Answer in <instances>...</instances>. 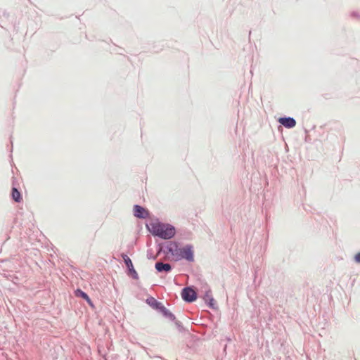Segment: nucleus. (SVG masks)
Wrapping results in <instances>:
<instances>
[{
	"mask_svg": "<svg viewBox=\"0 0 360 360\" xmlns=\"http://www.w3.org/2000/svg\"><path fill=\"white\" fill-rule=\"evenodd\" d=\"M211 293V291L209 290L207 292H206V297H209L210 296V294Z\"/></svg>",
	"mask_w": 360,
	"mask_h": 360,
	"instance_id": "9b49d317",
	"label": "nucleus"
},
{
	"mask_svg": "<svg viewBox=\"0 0 360 360\" xmlns=\"http://www.w3.org/2000/svg\"><path fill=\"white\" fill-rule=\"evenodd\" d=\"M213 301H214V299H213V298H211V299H210V304H211V305H212V302Z\"/></svg>",
	"mask_w": 360,
	"mask_h": 360,
	"instance_id": "f8f14e48",
	"label": "nucleus"
},
{
	"mask_svg": "<svg viewBox=\"0 0 360 360\" xmlns=\"http://www.w3.org/2000/svg\"><path fill=\"white\" fill-rule=\"evenodd\" d=\"M155 269H157V271H169L172 269V266L169 264H164V263H162V262H157L155 264Z\"/></svg>",
	"mask_w": 360,
	"mask_h": 360,
	"instance_id": "0eeeda50",
	"label": "nucleus"
},
{
	"mask_svg": "<svg viewBox=\"0 0 360 360\" xmlns=\"http://www.w3.org/2000/svg\"><path fill=\"white\" fill-rule=\"evenodd\" d=\"M122 257H123L124 263L127 265V266L128 267L129 270L130 271H133L134 274H136L134 269L133 264H132V262L130 259V258L127 255H123Z\"/></svg>",
	"mask_w": 360,
	"mask_h": 360,
	"instance_id": "1a4fd4ad",
	"label": "nucleus"
},
{
	"mask_svg": "<svg viewBox=\"0 0 360 360\" xmlns=\"http://www.w3.org/2000/svg\"><path fill=\"white\" fill-rule=\"evenodd\" d=\"M355 261L360 262V252L355 255Z\"/></svg>",
	"mask_w": 360,
	"mask_h": 360,
	"instance_id": "9d476101",
	"label": "nucleus"
},
{
	"mask_svg": "<svg viewBox=\"0 0 360 360\" xmlns=\"http://www.w3.org/2000/svg\"><path fill=\"white\" fill-rule=\"evenodd\" d=\"M11 195H12L13 199L15 202H20L22 200V195H21L20 191L17 188H12Z\"/></svg>",
	"mask_w": 360,
	"mask_h": 360,
	"instance_id": "6e6552de",
	"label": "nucleus"
},
{
	"mask_svg": "<svg viewBox=\"0 0 360 360\" xmlns=\"http://www.w3.org/2000/svg\"><path fill=\"white\" fill-rule=\"evenodd\" d=\"M168 250L176 260L185 259L189 262H193L194 259L193 250L191 245L179 247L176 243H173L170 245Z\"/></svg>",
	"mask_w": 360,
	"mask_h": 360,
	"instance_id": "f257e3e1",
	"label": "nucleus"
},
{
	"mask_svg": "<svg viewBox=\"0 0 360 360\" xmlns=\"http://www.w3.org/2000/svg\"><path fill=\"white\" fill-rule=\"evenodd\" d=\"M278 122L287 128H292L296 124L295 120L291 117H281L278 120Z\"/></svg>",
	"mask_w": 360,
	"mask_h": 360,
	"instance_id": "39448f33",
	"label": "nucleus"
},
{
	"mask_svg": "<svg viewBox=\"0 0 360 360\" xmlns=\"http://www.w3.org/2000/svg\"><path fill=\"white\" fill-rule=\"evenodd\" d=\"M75 296L77 297H80L83 299H84L87 302L88 304L91 306V307H94V304L91 300V299L89 298V297L88 296V295L83 292L82 290L80 289H77L76 291H75Z\"/></svg>",
	"mask_w": 360,
	"mask_h": 360,
	"instance_id": "423d86ee",
	"label": "nucleus"
},
{
	"mask_svg": "<svg viewBox=\"0 0 360 360\" xmlns=\"http://www.w3.org/2000/svg\"><path fill=\"white\" fill-rule=\"evenodd\" d=\"M134 216L138 218H146L148 216V211L139 205L134 207Z\"/></svg>",
	"mask_w": 360,
	"mask_h": 360,
	"instance_id": "20e7f679",
	"label": "nucleus"
},
{
	"mask_svg": "<svg viewBox=\"0 0 360 360\" xmlns=\"http://www.w3.org/2000/svg\"><path fill=\"white\" fill-rule=\"evenodd\" d=\"M150 231L153 235L163 239L172 238L175 234V229L173 226L159 222L152 223Z\"/></svg>",
	"mask_w": 360,
	"mask_h": 360,
	"instance_id": "f03ea898",
	"label": "nucleus"
},
{
	"mask_svg": "<svg viewBox=\"0 0 360 360\" xmlns=\"http://www.w3.org/2000/svg\"><path fill=\"white\" fill-rule=\"evenodd\" d=\"M182 298L188 302H193L196 300V292L191 288H185L181 292Z\"/></svg>",
	"mask_w": 360,
	"mask_h": 360,
	"instance_id": "7ed1b4c3",
	"label": "nucleus"
}]
</instances>
